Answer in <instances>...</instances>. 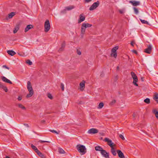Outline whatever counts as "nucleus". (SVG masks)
Segmentation results:
<instances>
[{"instance_id": "27", "label": "nucleus", "mask_w": 158, "mask_h": 158, "mask_svg": "<svg viewBox=\"0 0 158 158\" xmlns=\"http://www.w3.org/2000/svg\"><path fill=\"white\" fill-rule=\"evenodd\" d=\"M65 44L64 43H63L61 44V47L59 49V51H61L63 50L64 48L65 47Z\"/></svg>"}, {"instance_id": "43", "label": "nucleus", "mask_w": 158, "mask_h": 158, "mask_svg": "<svg viewBox=\"0 0 158 158\" xmlns=\"http://www.w3.org/2000/svg\"><path fill=\"white\" fill-rule=\"evenodd\" d=\"M39 142L40 143H45V142H47V143H49L50 142L48 141H43V140H39Z\"/></svg>"}, {"instance_id": "45", "label": "nucleus", "mask_w": 158, "mask_h": 158, "mask_svg": "<svg viewBox=\"0 0 158 158\" xmlns=\"http://www.w3.org/2000/svg\"><path fill=\"white\" fill-rule=\"evenodd\" d=\"M135 43L134 41L133 40L132 41H131V44L132 46H134V44H135Z\"/></svg>"}, {"instance_id": "42", "label": "nucleus", "mask_w": 158, "mask_h": 158, "mask_svg": "<svg viewBox=\"0 0 158 158\" xmlns=\"http://www.w3.org/2000/svg\"><path fill=\"white\" fill-rule=\"evenodd\" d=\"M116 102V101L115 100H113L112 101L110 102V104L111 105H113L115 104Z\"/></svg>"}, {"instance_id": "30", "label": "nucleus", "mask_w": 158, "mask_h": 158, "mask_svg": "<svg viewBox=\"0 0 158 158\" xmlns=\"http://www.w3.org/2000/svg\"><path fill=\"white\" fill-rule=\"evenodd\" d=\"M140 20L142 23L147 24H149L148 22L147 21H146L144 20H142V19H140Z\"/></svg>"}, {"instance_id": "37", "label": "nucleus", "mask_w": 158, "mask_h": 158, "mask_svg": "<svg viewBox=\"0 0 158 158\" xmlns=\"http://www.w3.org/2000/svg\"><path fill=\"white\" fill-rule=\"evenodd\" d=\"M49 131H50V132H52L55 133L57 134H59V132H60V131H59L58 132H57L56 130H49Z\"/></svg>"}, {"instance_id": "11", "label": "nucleus", "mask_w": 158, "mask_h": 158, "mask_svg": "<svg viewBox=\"0 0 158 158\" xmlns=\"http://www.w3.org/2000/svg\"><path fill=\"white\" fill-rule=\"evenodd\" d=\"M15 15V12H12L9 14L6 18V19L7 20H8L9 19L12 18Z\"/></svg>"}, {"instance_id": "49", "label": "nucleus", "mask_w": 158, "mask_h": 158, "mask_svg": "<svg viewBox=\"0 0 158 158\" xmlns=\"http://www.w3.org/2000/svg\"><path fill=\"white\" fill-rule=\"evenodd\" d=\"M91 0H85V2L86 3H88L90 1H91Z\"/></svg>"}, {"instance_id": "41", "label": "nucleus", "mask_w": 158, "mask_h": 158, "mask_svg": "<svg viewBox=\"0 0 158 158\" xmlns=\"http://www.w3.org/2000/svg\"><path fill=\"white\" fill-rule=\"evenodd\" d=\"M48 97L51 99H52V95L51 94H48Z\"/></svg>"}, {"instance_id": "57", "label": "nucleus", "mask_w": 158, "mask_h": 158, "mask_svg": "<svg viewBox=\"0 0 158 158\" xmlns=\"http://www.w3.org/2000/svg\"><path fill=\"white\" fill-rule=\"evenodd\" d=\"M24 125H25L26 126V127H28V125L27 124H24Z\"/></svg>"}, {"instance_id": "47", "label": "nucleus", "mask_w": 158, "mask_h": 158, "mask_svg": "<svg viewBox=\"0 0 158 158\" xmlns=\"http://www.w3.org/2000/svg\"><path fill=\"white\" fill-rule=\"evenodd\" d=\"M77 54L79 55H80L81 54V52L80 51L78 50V49L77 50Z\"/></svg>"}, {"instance_id": "19", "label": "nucleus", "mask_w": 158, "mask_h": 158, "mask_svg": "<svg viewBox=\"0 0 158 158\" xmlns=\"http://www.w3.org/2000/svg\"><path fill=\"white\" fill-rule=\"evenodd\" d=\"M7 53L11 56H13L16 54V53L13 50H8L7 51Z\"/></svg>"}, {"instance_id": "17", "label": "nucleus", "mask_w": 158, "mask_h": 158, "mask_svg": "<svg viewBox=\"0 0 158 158\" xmlns=\"http://www.w3.org/2000/svg\"><path fill=\"white\" fill-rule=\"evenodd\" d=\"M85 19V17L83 14H81L80 15V19L78 20V23H81V22L84 21Z\"/></svg>"}, {"instance_id": "40", "label": "nucleus", "mask_w": 158, "mask_h": 158, "mask_svg": "<svg viewBox=\"0 0 158 158\" xmlns=\"http://www.w3.org/2000/svg\"><path fill=\"white\" fill-rule=\"evenodd\" d=\"M60 87L61 88L62 91H64V85L62 83L61 84Z\"/></svg>"}, {"instance_id": "38", "label": "nucleus", "mask_w": 158, "mask_h": 158, "mask_svg": "<svg viewBox=\"0 0 158 158\" xmlns=\"http://www.w3.org/2000/svg\"><path fill=\"white\" fill-rule=\"evenodd\" d=\"M26 63L27 64H28L29 65H31L32 64V62L29 60H27Z\"/></svg>"}, {"instance_id": "50", "label": "nucleus", "mask_w": 158, "mask_h": 158, "mask_svg": "<svg viewBox=\"0 0 158 158\" xmlns=\"http://www.w3.org/2000/svg\"><path fill=\"white\" fill-rule=\"evenodd\" d=\"M22 98L20 96H19L18 98V99L20 101L22 99Z\"/></svg>"}, {"instance_id": "20", "label": "nucleus", "mask_w": 158, "mask_h": 158, "mask_svg": "<svg viewBox=\"0 0 158 158\" xmlns=\"http://www.w3.org/2000/svg\"><path fill=\"white\" fill-rule=\"evenodd\" d=\"M95 149L96 151H100L101 152L103 150L102 147L99 146H96L95 147Z\"/></svg>"}, {"instance_id": "21", "label": "nucleus", "mask_w": 158, "mask_h": 158, "mask_svg": "<svg viewBox=\"0 0 158 158\" xmlns=\"http://www.w3.org/2000/svg\"><path fill=\"white\" fill-rule=\"evenodd\" d=\"M74 6H69L66 7L65 8V10H71L73 9L74 8Z\"/></svg>"}, {"instance_id": "5", "label": "nucleus", "mask_w": 158, "mask_h": 158, "mask_svg": "<svg viewBox=\"0 0 158 158\" xmlns=\"http://www.w3.org/2000/svg\"><path fill=\"white\" fill-rule=\"evenodd\" d=\"M129 3L131 4L133 6H138L140 4V2L135 0L130 1Z\"/></svg>"}, {"instance_id": "22", "label": "nucleus", "mask_w": 158, "mask_h": 158, "mask_svg": "<svg viewBox=\"0 0 158 158\" xmlns=\"http://www.w3.org/2000/svg\"><path fill=\"white\" fill-rule=\"evenodd\" d=\"M152 112L155 115L156 118H158V111L156 109H154L152 110Z\"/></svg>"}, {"instance_id": "52", "label": "nucleus", "mask_w": 158, "mask_h": 158, "mask_svg": "<svg viewBox=\"0 0 158 158\" xmlns=\"http://www.w3.org/2000/svg\"><path fill=\"white\" fill-rule=\"evenodd\" d=\"M119 13L120 14H123L124 13V10H119Z\"/></svg>"}, {"instance_id": "4", "label": "nucleus", "mask_w": 158, "mask_h": 158, "mask_svg": "<svg viewBox=\"0 0 158 158\" xmlns=\"http://www.w3.org/2000/svg\"><path fill=\"white\" fill-rule=\"evenodd\" d=\"M104 141L107 143L108 145H109L111 148V147H113L116 146V145L112 142V140L107 138H105L104 139Z\"/></svg>"}, {"instance_id": "29", "label": "nucleus", "mask_w": 158, "mask_h": 158, "mask_svg": "<svg viewBox=\"0 0 158 158\" xmlns=\"http://www.w3.org/2000/svg\"><path fill=\"white\" fill-rule=\"evenodd\" d=\"M31 147L36 152L38 150L36 148V147H35V146L33 145L32 144H31Z\"/></svg>"}, {"instance_id": "12", "label": "nucleus", "mask_w": 158, "mask_h": 158, "mask_svg": "<svg viewBox=\"0 0 158 158\" xmlns=\"http://www.w3.org/2000/svg\"><path fill=\"white\" fill-rule=\"evenodd\" d=\"M152 46L151 45L148 46L147 48L145 49L144 52L148 54H150L151 52Z\"/></svg>"}, {"instance_id": "3", "label": "nucleus", "mask_w": 158, "mask_h": 158, "mask_svg": "<svg viewBox=\"0 0 158 158\" xmlns=\"http://www.w3.org/2000/svg\"><path fill=\"white\" fill-rule=\"evenodd\" d=\"M45 31L48 32L50 28V25L49 22L48 20H47L46 21L44 24Z\"/></svg>"}, {"instance_id": "54", "label": "nucleus", "mask_w": 158, "mask_h": 158, "mask_svg": "<svg viewBox=\"0 0 158 158\" xmlns=\"http://www.w3.org/2000/svg\"><path fill=\"white\" fill-rule=\"evenodd\" d=\"M18 53L20 56H23V55H22V53Z\"/></svg>"}, {"instance_id": "23", "label": "nucleus", "mask_w": 158, "mask_h": 158, "mask_svg": "<svg viewBox=\"0 0 158 158\" xmlns=\"http://www.w3.org/2000/svg\"><path fill=\"white\" fill-rule=\"evenodd\" d=\"M154 99L158 103V94H155L153 97Z\"/></svg>"}, {"instance_id": "28", "label": "nucleus", "mask_w": 158, "mask_h": 158, "mask_svg": "<svg viewBox=\"0 0 158 158\" xmlns=\"http://www.w3.org/2000/svg\"><path fill=\"white\" fill-rule=\"evenodd\" d=\"M104 104L103 102L100 103L98 105V109H101L103 106Z\"/></svg>"}, {"instance_id": "14", "label": "nucleus", "mask_w": 158, "mask_h": 158, "mask_svg": "<svg viewBox=\"0 0 158 158\" xmlns=\"http://www.w3.org/2000/svg\"><path fill=\"white\" fill-rule=\"evenodd\" d=\"M1 79L3 81L5 82L8 83L10 84H12V82L11 81L4 76H2L1 77Z\"/></svg>"}, {"instance_id": "16", "label": "nucleus", "mask_w": 158, "mask_h": 158, "mask_svg": "<svg viewBox=\"0 0 158 158\" xmlns=\"http://www.w3.org/2000/svg\"><path fill=\"white\" fill-rule=\"evenodd\" d=\"M80 88L81 90H83L85 87V81H82L80 84Z\"/></svg>"}, {"instance_id": "2", "label": "nucleus", "mask_w": 158, "mask_h": 158, "mask_svg": "<svg viewBox=\"0 0 158 158\" xmlns=\"http://www.w3.org/2000/svg\"><path fill=\"white\" fill-rule=\"evenodd\" d=\"M131 75L133 79V84L136 86H138V84L137 83L138 81V79L137 76L134 72H131Z\"/></svg>"}, {"instance_id": "32", "label": "nucleus", "mask_w": 158, "mask_h": 158, "mask_svg": "<svg viewBox=\"0 0 158 158\" xmlns=\"http://www.w3.org/2000/svg\"><path fill=\"white\" fill-rule=\"evenodd\" d=\"M58 151L59 153L61 154H64L65 153L64 151L61 148L59 149Z\"/></svg>"}, {"instance_id": "48", "label": "nucleus", "mask_w": 158, "mask_h": 158, "mask_svg": "<svg viewBox=\"0 0 158 158\" xmlns=\"http://www.w3.org/2000/svg\"><path fill=\"white\" fill-rule=\"evenodd\" d=\"M66 10H63V11H61V14H63L65 13H66Z\"/></svg>"}, {"instance_id": "58", "label": "nucleus", "mask_w": 158, "mask_h": 158, "mask_svg": "<svg viewBox=\"0 0 158 158\" xmlns=\"http://www.w3.org/2000/svg\"><path fill=\"white\" fill-rule=\"evenodd\" d=\"M119 69V66H117V69L118 70Z\"/></svg>"}, {"instance_id": "1", "label": "nucleus", "mask_w": 158, "mask_h": 158, "mask_svg": "<svg viewBox=\"0 0 158 158\" xmlns=\"http://www.w3.org/2000/svg\"><path fill=\"white\" fill-rule=\"evenodd\" d=\"M77 149L81 154L84 155L86 152V149L84 146L81 145H78L77 146Z\"/></svg>"}, {"instance_id": "39", "label": "nucleus", "mask_w": 158, "mask_h": 158, "mask_svg": "<svg viewBox=\"0 0 158 158\" xmlns=\"http://www.w3.org/2000/svg\"><path fill=\"white\" fill-rule=\"evenodd\" d=\"M2 89H3V90H4L6 92H7V91H8V89H7V88L6 86H5L3 85V86L2 87Z\"/></svg>"}, {"instance_id": "55", "label": "nucleus", "mask_w": 158, "mask_h": 158, "mask_svg": "<svg viewBox=\"0 0 158 158\" xmlns=\"http://www.w3.org/2000/svg\"><path fill=\"white\" fill-rule=\"evenodd\" d=\"M135 11V13L136 14H138V12H139V10H134Z\"/></svg>"}, {"instance_id": "56", "label": "nucleus", "mask_w": 158, "mask_h": 158, "mask_svg": "<svg viewBox=\"0 0 158 158\" xmlns=\"http://www.w3.org/2000/svg\"><path fill=\"white\" fill-rule=\"evenodd\" d=\"M133 9L134 10H138L137 8H136L135 7H134Z\"/></svg>"}, {"instance_id": "44", "label": "nucleus", "mask_w": 158, "mask_h": 158, "mask_svg": "<svg viewBox=\"0 0 158 158\" xmlns=\"http://www.w3.org/2000/svg\"><path fill=\"white\" fill-rule=\"evenodd\" d=\"M119 137L123 140H124L125 139L124 136L121 134L119 135Z\"/></svg>"}, {"instance_id": "7", "label": "nucleus", "mask_w": 158, "mask_h": 158, "mask_svg": "<svg viewBox=\"0 0 158 158\" xmlns=\"http://www.w3.org/2000/svg\"><path fill=\"white\" fill-rule=\"evenodd\" d=\"M87 27L85 26L84 24L83 23L82 24L81 27V37H82L84 34L86 28Z\"/></svg>"}, {"instance_id": "53", "label": "nucleus", "mask_w": 158, "mask_h": 158, "mask_svg": "<svg viewBox=\"0 0 158 158\" xmlns=\"http://www.w3.org/2000/svg\"><path fill=\"white\" fill-rule=\"evenodd\" d=\"M132 51H133V52L134 53H135V54H137V52L136 51V50H133Z\"/></svg>"}, {"instance_id": "61", "label": "nucleus", "mask_w": 158, "mask_h": 158, "mask_svg": "<svg viewBox=\"0 0 158 158\" xmlns=\"http://www.w3.org/2000/svg\"><path fill=\"white\" fill-rule=\"evenodd\" d=\"M44 122V121H42V122Z\"/></svg>"}, {"instance_id": "25", "label": "nucleus", "mask_w": 158, "mask_h": 158, "mask_svg": "<svg viewBox=\"0 0 158 158\" xmlns=\"http://www.w3.org/2000/svg\"><path fill=\"white\" fill-rule=\"evenodd\" d=\"M19 107L20 108H21L23 110H25L26 109V108L22 104H19L18 105Z\"/></svg>"}, {"instance_id": "24", "label": "nucleus", "mask_w": 158, "mask_h": 158, "mask_svg": "<svg viewBox=\"0 0 158 158\" xmlns=\"http://www.w3.org/2000/svg\"><path fill=\"white\" fill-rule=\"evenodd\" d=\"M36 152L39 155V156L41 157L42 158H43L44 157V155L42 154L39 150L37 151Z\"/></svg>"}, {"instance_id": "35", "label": "nucleus", "mask_w": 158, "mask_h": 158, "mask_svg": "<svg viewBox=\"0 0 158 158\" xmlns=\"http://www.w3.org/2000/svg\"><path fill=\"white\" fill-rule=\"evenodd\" d=\"M144 102L147 104H149L150 103V100L148 98H147L144 100Z\"/></svg>"}, {"instance_id": "26", "label": "nucleus", "mask_w": 158, "mask_h": 158, "mask_svg": "<svg viewBox=\"0 0 158 158\" xmlns=\"http://www.w3.org/2000/svg\"><path fill=\"white\" fill-rule=\"evenodd\" d=\"M118 49V46H116L113 48L112 49V52H116V50Z\"/></svg>"}, {"instance_id": "59", "label": "nucleus", "mask_w": 158, "mask_h": 158, "mask_svg": "<svg viewBox=\"0 0 158 158\" xmlns=\"http://www.w3.org/2000/svg\"><path fill=\"white\" fill-rule=\"evenodd\" d=\"M6 158H10L8 156H6Z\"/></svg>"}, {"instance_id": "13", "label": "nucleus", "mask_w": 158, "mask_h": 158, "mask_svg": "<svg viewBox=\"0 0 158 158\" xmlns=\"http://www.w3.org/2000/svg\"><path fill=\"white\" fill-rule=\"evenodd\" d=\"M117 152L118 156L120 158H125V156L123 153L120 150H117Z\"/></svg>"}, {"instance_id": "34", "label": "nucleus", "mask_w": 158, "mask_h": 158, "mask_svg": "<svg viewBox=\"0 0 158 158\" xmlns=\"http://www.w3.org/2000/svg\"><path fill=\"white\" fill-rule=\"evenodd\" d=\"M83 24H84V25L87 27H90L92 26V25L88 23H83Z\"/></svg>"}, {"instance_id": "33", "label": "nucleus", "mask_w": 158, "mask_h": 158, "mask_svg": "<svg viewBox=\"0 0 158 158\" xmlns=\"http://www.w3.org/2000/svg\"><path fill=\"white\" fill-rule=\"evenodd\" d=\"M33 93L29 92V93L27 95L26 97L27 98H28L31 97L32 96V95H33Z\"/></svg>"}, {"instance_id": "9", "label": "nucleus", "mask_w": 158, "mask_h": 158, "mask_svg": "<svg viewBox=\"0 0 158 158\" xmlns=\"http://www.w3.org/2000/svg\"><path fill=\"white\" fill-rule=\"evenodd\" d=\"M98 131L95 128H91L89 129L88 131V133L90 134H94L98 133Z\"/></svg>"}, {"instance_id": "60", "label": "nucleus", "mask_w": 158, "mask_h": 158, "mask_svg": "<svg viewBox=\"0 0 158 158\" xmlns=\"http://www.w3.org/2000/svg\"><path fill=\"white\" fill-rule=\"evenodd\" d=\"M141 79H142V81H143V79L142 78H141Z\"/></svg>"}, {"instance_id": "6", "label": "nucleus", "mask_w": 158, "mask_h": 158, "mask_svg": "<svg viewBox=\"0 0 158 158\" xmlns=\"http://www.w3.org/2000/svg\"><path fill=\"white\" fill-rule=\"evenodd\" d=\"M99 4V2L98 1L94 3L93 5L90 7L89 10H94L96 9Z\"/></svg>"}, {"instance_id": "36", "label": "nucleus", "mask_w": 158, "mask_h": 158, "mask_svg": "<svg viewBox=\"0 0 158 158\" xmlns=\"http://www.w3.org/2000/svg\"><path fill=\"white\" fill-rule=\"evenodd\" d=\"M111 56L114 57L116 58L117 56V54L116 52H112L111 54Z\"/></svg>"}, {"instance_id": "46", "label": "nucleus", "mask_w": 158, "mask_h": 158, "mask_svg": "<svg viewBox=\"0 0 158 158\" xmlns=\"http://www.w3.org/2000/svg\"><path fill=\"white\" fill-rule=\"evenodd\" d=\"M2 67H3V68H6V69H7L8 70H9V69H10L8 67H7L6 65H3Z\"/></svg>"}, {"instance_id": "8", "label": "nucleus", "mask_w": 158, "mask_h": 158, "mask_svg": "<svg viewBox=\"0 0 158 158\" xmlns=\"http://www.w3.org/2000/svg\"><path fill=\"white\" fill-rule=\"evenodd\" d=\"M27 87L29 92L33 93V90L32 89L31 83L29 81H28L27 82Z\"/></svg>"}, {"instance_id": "51", "label": "nucleus", "mask_w": 158, "mask_h": 158, "mask_svg": "<svg viewBox=\"0 0 158 158\" xmlns=\"http://www.w3.org/2000/svg\"><path fill=\"white\" fill-rule=\"evenodd\" d=\"M3 86V85H2V84L0 82V88H2Z\"/></svg>"}, {"instance_id": "10", "label": "nucleus", "mask_w": 158, "mask_h": 158, "mask_svg": "<svg viewBox=\"0 0 158 158\" xmlns=\"http://www.w3.org/2000/svg\"><path fill=\"white\" fill-rule=\"evenodd\" d=\"M101 153L103 156L106 158H109V153L107 152L105 150H103L101 152Z\"/></svg>"}, {"instance_id": "18", "label": "nucleus", "mask_w": 158, "mask_h": 158, "mask_svg": "<svg viewBox=\"0 0 158 158\" xmlns=\"http://www.w3.org/2000/svg\"><path fill=\"white\" fill-rule=\"evenodd\" d=\"M114 147H111V152L114 156H115L117 154V153Z\"/></svg>"}, {"instance_id": "15", "label": "nucleus", "mask_w": 158, "mask_h": 158, "mask_svg": "<svg viewBox=\"0 0 158 158\" xmlns=\"http://www.w3.org/2000/svg\"><path fill=\"white\" fill-rule=\"evenodd\" d=\"M33 26L32 25H27L26 27L25 30H24V32H27V31H28L30 29L33 28Z\"/></svg>"}, {"instance_id": "31", "label": "nucleus", "mask_w": 158, "mask_h": 158, "mask_svg": "<svg viewBox=\"0 0 158 158\" xmlns=\"http://www.w3.org/2000/svg\"><path fill=\"white\" fill-rule=\"evenodd\" d=\"M19 26H17L14 28V29L13 31V32L14 33H15L17 32L19 30Z\"/></svg>"}]
</instances>
